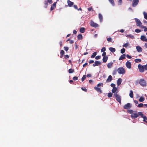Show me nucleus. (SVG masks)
Listing matches in <instances>:
<instances>
[{
	"label": "nucleus",
	"mask_w": 147,
	"mask_h": 147,
	"mask_svg": "<svg viewBox=\"0 0 147 147\" xmlns=\"http://www.w3.org/2000/svg\"><path fill=\"white\" fill-rule=\"evenodd\" d=\"M107 96L109 98H111L112 96V94L111 92H109L108 93Z\"/></svg>",
	"instance_id": "nucleus-38"
},
{
	"label": "nucleus",
	"mask_w": 147,
	"mask_h": 147,
	"mask_svg": "<svg viewBox=\"0 0 147 147\" xmlns=\"http://www.w3.org/2000/svg\"><path fill=\"white\" fill-rule=\"evenodd\" d=\"M63 42L62 41H61L59 42V44L61 47L62 46Z\"/></svg>",
	"instance_id": "nucleus-60"
},
{
	"label": "nucleus",
	"mask_w": 147,
	"mask_h": 147,
	"mask_svg": "<svg viewBox=\"0 0 147 147\" xmlns=\"http://www.w3.org/2000/svg\"><path fill=\"white\" fill-rule=\"evenodd\" d=\"M137 106L139 107H142L143 106V104L142 103H140Z\"/></svg>",
	"instance_id": "nucleus-40"
},
{
	"label": "nucleus",
	"mask_w": 147,
	"mask_h": 147,
	"mask_svg": "<svg viewBox=\"0 0 147 147\" xmlns=\"http://www.w3.org/2000/svg\"><path fill=\"white\" fill-rule=\"evenodd\" d=\"M139 83L143 87H145L146 86V82L143 79H140Z\"/></svg>",
	"instance_id": "nucleus-3"
},
{
	"label": "nucleus",
	"mask_w": 147,
	"mask_h": 147,
	"mask_svg": "<svg viewBox=\"0 0 147 147\" xmlns=\"http://www.w3.org/2000/svg\"><path fill=\"white\" fill-rule=\"evenodd\" d=\"M109 50L112 53H114L116 51L115 49V48H113L112 47H110L109 48Z\"/></svg>",
	"instance_id": "nucleus-21"
},
{
	"label": "nucleus",
	"mask_w": 147,
	"mask_h": 147,
	"mask_svg": "<svg viewBox=\"0 0 147 147\" xmlns=\"http://www.w3.org/2000/svg\"><path fill=\"white\" fill-rule=\"evenodd\" d=\"M125 65L126 66V67L127 68L129 69H130L131 68V63L129 61H127L125 63Z\"/></svg>",
	"instance_id": "nucleus-9"
},
{
	"label": "nucleus",
	"mask_w": 147,
	"mask_h": 147,
	"mask_svg": "<svg viewBox=\"0 0 147 147\" xmlns=\"http://www.w3.org/2000/svg\"><path fill=\"white\" fill-rule=\"evenodd\" d=\"M138 0H133L132 5L133 7H136L138 4Z\"/></svg>",
	"instance_id": "nucleus-8"
},
{
	"label": "nucleus",
	"mask_w": 147,
	"mask_h": 147,
	"mask_svg": "<svg viewBox=\"0 0 147 147\" xmlns=\"http://www.w3.org/2000/svg\"><path fill=\"white\" fill-rule=\"evenodd\" d=\"M78 39L79 40H81L82 39V34H80L77 36Z\"/></svg>",
	"instance_id": "nucleus-26"
},
{
	"label": "nucleus",
	"mask_w": 147,
	"mask_h": 147,
	"mask_svg": "<svg viewBox=\"0 0 147 147\" xmlns=\"http://www.w3.org/2000/svg\"><path fill=\"white\" fill-rule=\"evenodd\" d=\"M140 39L141 40L143 41L146 42L147 41V39H146L145 36L144 35H142L141 36Z\"/></svg>",
	"instance_id": "nucleus-12"
},
{
	"label": "nucleus",
	"mask_w": 147,
	"mask_h": 147,
	"mask_svg": "<svg viewBox=\"0 0 147 147\" xmlns=\"http://www.w3.org/2000/svg\"><path fill=\"white\" fill-rule=\"evenodd\" d=\"M136 48L137 51L138 52H140L142 51V48L140 46H137L136 47Z\"/></svg>",
	"instance_id": "nucleus-18"
},
{
	"label": "nucleus",
	"mask_w": 147,
	"mask_h": 147,
	"mask_svg": "<svg viewBox=\"0 0 147 147\" xmlns=\"http://www.w3.org/2000/svg\"><path fill=\"white\" fill-rule=\"evenodd\" d=\"M98 17H99V19H100V22H102V21L103 17H102V16L101 14H100V13L99 14Z\"/></svg>",
	"instance_id": "nucleus-20"
},
{
	"label": "nucleus",
	"mask_w": 147,
	"mask_h": 147,
	"mask_svg": "<svg viewBox=\"0 0 147 147\" xmlns=\"http://www.w3.org/2000/svg\"><path fill=\"white\" fill-rule=\"evenodd\" d=\"M101 64V63L98 61H96L94 62V63L93 64V65L94 67L95 66H97L99 65H100Z\"/></svg>",
	"instance_id": "nucleus-10"
},
{
	"label": "nucleus",
	"mask_w": 147,
	"mask_h": 147,
	"mask_svg": "<svg viewBox=\"0 0 147 147\" xmlns=\"http://www.w3.org/2000/svg\"><path fill=\"white\" fill-rule=\"evenodd\" d=\"M125 49L124 48H123L121 50V53L122 54H123L125 52Z\"/></svg>",
	"instance_id": "nucleus-34"
},
{
	"label": "nucleus",
	"mask_w": 147,
	"mask_h": 147,
	"mask_svg": "<svg viewBox=\"0 0 147 147\" xmlns=\"http://www.w3.org/2000/svg\"><path fill=\"white\" fill-rule=\"evenodd\" d=\"M113 62H110V63H109L107 65V67H108L109 68H111L112 66V65H113Z\"/></svg>",
	"instance_id": "nucleus-24"
},
{
	"label": "nucleus",
	"mask_w": 147,
	"mask_h": 147,
	"mask_svg": "<svg viewBox=\"0 0 147 147\" xmlns=\"http://www.w3.org/2000/svg\"><path fill=\"white\" fill-rule=\"evenodd\" d=\"M122 3V0H119L118 1L119 4V5H120Z\"/></svg>",
	"instance_id": "nucleus-56"
},
{
	"label": "nucleus",
	"mask_w": 147,
	"mask_h": 147,
	"mask_svg": "<svg viewBox=\"0 0 147 147\" xmlns=\"http://www.w3.org/2000/svg\"><path fill=\"white\" fill-rule=\"evenodd\" d=\"M73 79L74 80H78V77L77 76H75V77H74L73 78Z\"/></svg>",
	"instance_id": "nucleus-47"
},
{
	"label": "nucleus",
	"mask_w": 147,
	"mask_h": 147,
	"mask_svg": "<svg viewBox=\"0 0 147 147\" xmlns=\"http://www.w3.org/2000/svg\"><path fill=\"white\" fill-rule=\"evenodd\" d=\"M44 7L45 8H47L48 5V3L47 1H45L44 2Z\"/></svg>",
	"instance_id": "nucleus-29"
},
{
	"label": "nucleus",
	"mask_w": 147,
	"mask_h": 147,
	"mask_svg": "<svg viewBox=\"0 0 147 147\" xmlns=\"http://www.w3.org/2000/svg\"><path fill=\"white\" fill-rule=\"evenodd\" d=\"M101 58V56H97L95 57V59H100Z\"/></svg>",
	"instance_id": "nucleus-49"
},
{
	"label": "nucleus",
	"mask_w": 147,
	"mask_h": 147,
	"mask_svg": "<svg viewBox=\"0 0 147 147\" xmlns=\"http://www.w3.org/2000/svg\"><path fill=\"white\" fill-rule=\"evenodd\" d=\"M65 53L64 51L63 50H61L60 51V54L63 55Z\"/></svg>",
	"instance_id": "nucleus-42"
},
{
	"label": "nucleus",
	"mask_w": 147,
	"mask_h": 147,
	"mask_svg": "<svg viewBox=\"0 0 147 147\" xmlns=\"http://www.w3.org/2000/svg\"><path fill=\"white\" fill-rule=\"evenodd\" d=\"M112 79V77L111 75H109L107 78L106 82H111Z\"/></svg>",
	"instance_id": "nucleus-13"
},
{
	"label": "nucleus",
	"mask_w": 147,
	"mask_h": 147,
	"mask_svg": "<svg viewBox=\"0 0 147 147\" xmlns=\"http://www.w3.org/2000/svg\"><path fill=\"white\" fill-rule=\"evenodd\" d=\"M144 69L145 70H147V64L144 65Z\"/></svg>",
	"instance_id": "nucleus-52"
},
{
	"label": "nucleus",
	"mask_w": 147,
	"mask_h": 147,
	"mask_svg": "<svg viewBox=\"0 0 147 147\" xmlns=\"http://www.w3.org/2000/svg\"><path fill=\"white\" fill-rule=\"evenodd\" d=\"M99 25L98 24H96V23H95L92 22V27H94V28H96L97 27H98Z\"/></svg>",
	"instance_id": "nucleus-25"
},
{
	"label": "nucleus",
	"mask_w": 147,
	"mask_h": 147,
	"mask_svg": "<svg viewBox=\"0 0 147 147\" xmlns=\"http://www.w3.org/2000/svg\"><path fill=\"white\" fill-rule=\"evenodd\" d=\"M86 75H84L82 78L81 80L82 82L86 78Z\"/></svg>",
	"instance_id": "nucleus-35"
},
{
	"label": "nucleus",
	"mask_w": 147,
	"mask_h": 147,
	"mask_svg": "<svg viewBox=\"0 0 147 147\" xmlns=\"http://www.w3.org/2000/svg\"><path fill=\"white\" fill-rule=\"evenodd\" d=\"M126 55L125 54H123L121 55L119 58V60H121L125 58Z\"/></svg>",
	"instance_id": "nucleus-17"
},
{
	"label": "nucleus",
	"mask_w": 147,
	"mask_h": 147,
	"mask_svg": "<svg viewBox=\"0 0 147 147\" xmlns=\"http://www.w3.org/2000/svg\"><path fill=\"white\" fill-rule=\"evenodd\" d=\"M96 52H94L92 54V58H94L96 55Z\"/></svg>",
	"instance_id": "nucleus-44"
},
{
	"label": "nucleus",
	"mask_w": 147,
	"mask_h": 147,
	"mask_svg": "<svg viewBox=\"0 0 147 147\" xmlns=\"http://www.w3.org/2000/svg\"><path fill=\"white\" fill-rule=\"evenodd\" d=\"M134 19L136 23V26H140L142 24V22L138 19L137 18H135Z\"/></svg>",
	"instance_id": "nucleus-7"
},
{
	"label": "nucleus",
	"mask_w": 147,
	"mask_h": 147,
	"mask_svg": "<svg viewBox=\"0 0 147 147\" xmlns=\"http://www.w3.org/2000/svg\"><path fill=\"white\" fill-rule=\"evenodd\" d=\"M122 80L121 79V78H119L117 80V84L118 86H119L121 84L122 82Z\"/></svg>",
	"instance_id": "nucleus-16"
},
{
	"label": "nucleus",
	"mask_w": 147,
	"mask_h": 147,
	"mask_svg": "<svg viewBox=\"0 0 147 147\" xmlns=\"http://www.w3.org/2000/svg\"><path fill=\"white\" fill-rule=\"evenodd\" d=\"M135 31L137 33H139L141 32V30L140 29H136L135 30Z\"/></svg>",
	"instance_id": "nucleus-48"
},
{
	"label": "nucleus",
	"mask_w": 147,
	"mask_h": 147,
	"mask_svg": "<svg viewBox=\"0 0 147 147\" xmlns=\"http://www.w3.org/2000/svg\"><path fill=\"white\" fill-rule=\"evenodd\" d=\"M108 59V57L107 55L106 56V57H103V59H102V61L103 62L105 63L106 62Z\"/></svg>",
	"instance_id": "nucleus-19"
},
{
	"label": "nucleus",
	"mask_w": 147,
	"mask_h": 147,
	"mask_svg": "<svg viewBox=\"0 0 147 147\" xmlns=\"http://www.w3.org/2000/svg\"><path fill=\"white\" fill-rule=\"evenodd\" d=\"M131 107V105L130 103H128L123 106V108L125 109H130Z\"/></svg>",
	"instance_id": "nucleus-6"
},
{
	"label": "nucleus",
	"mask_w": 147,
	"mask_h": 147,
	"mask_svg": "<svg viewBox=\"0 0 147 147\" xmlns=\"http://www.w3.org/2000/svg\"><path fill=\"white\" fill-rule=\"evenodd\" d=\"M134 61L136 63H138L141 62V60L140 59H136L134 60Z\"/></svg>",
	"instance_id": "nucleus-30"
},
{
	"label": "nucleus",
	"mask_w": 147,
	"mask_h": 147,
	"mask_svg": "<svg viewBox=\"0 0 147 147\" xmlns=\"http://www.w3.org/2000/svg\"><path fill=\"white\" fill-rule=\"evenodd\" d=\"M111 86L113 88H115V85L113 83H112L111 84Z\"/></svg>",
	"instance_id": "nucleus-51"
},
{
	"label": "nucleus",
	"mask_w": 147,
	"mask_h": 147,
	"mask_svg": "<svg viewBox=\"0 0 147 147\" xmlns=\"http://www.w3.org/2000/svg\"><path fill=\"white\" fill-rule=\"evenodd\" d=\"M117 71V70H113V73H112L113 75H115L116 74Z\"/></svg>",
	"instance_id": "nucleus-39"
},
{
	"label": "nucleus",
	"mask_w": 147,
	"mask_h": 147,
	"mask_svg": "<svg viewBox=\"0 0 147 147\" xmlns=\"http://www.w3.org/2000/svg\"><path fill=\"white\" fill-rule=\"evenodd\" d=\"M144 97H141L139 99V101L140 102H142L144 101Z\"/></svg>",
	"instance_id": "nucleus-28"
},
{
	"label": "nucleus",
	"mask_w": 147,
	"mask_h": 147,
	"mask_svg": "<svg viewBox=\"0 0 147 147\" xmlns=\"http://www.w3.org/2000/svg\"><path fill=\"white\" fill-rule=\"evenodd\" d=\"M106 53L105 52H103V53L102 54V56L104 57H106Z\"/></svg>",
	"instance_id": "nucleus-53"
},
{
	"label": "nucleus",
	"mask_w": 147,
	"mask_h": 147,
	"mask_svg": "<svg viewBox=\"0 0 147 147\" xmlns=\"http://www.w3.org/2000/svg\"><path fill=\"white\" fill-rule=\"evenodd\" d=\"M74 7L75 9L78 10H79V9L78 8V7L76 5H74Z\"/></svg>",
	"instance_id": "nucleus-55"
},
{
	"label": "nucleus",
	"mask_w": 147,
	"mask_h": 147,
	"mask_svg": "<svg viewBox=\"0 0 147 147\" xmlns=\"http://www.w3.org/2000/svg\"><path fill=\"white\" fill-rule=\"evenodd\" d=\"M64 57L65 59H68V58H69V55H65Z\"/></svg>",
	"instance_id": "nucleus-50"
},
{
	"label": "nucleus",
	"mask_w": 147,
	"mask_h": 147,
	"mask_svg": "<svg viewBox=\"0 0 147 147\" xmlns=\"http://www.w3.org/2000/svg\"><path fill=\"white\" fill-rule=\"evenodd\" d=\"M64 48L65 51H67L69 49V48L68 47H64Z\"/></svg>",
	"instance_id": "nucleus-54"
},
{
	"label": "nucleus",
	"mask_w": 147,
	"mask_h": 147,
	"mask_svg": "<svg viewBox=\"0 0 147 147\" xmlns=\"http://www.w3.org/2000/svg\"><path fill=\"white\" fill-rule=\"evenodd\" d=\"M57 2L54 3L51 6L50 10L51 11L53 10L56 7V4Z\"/></svg>",
	"instance_id": "nucleus-11"
},
{
	"label": "nucleus",
	"mask_w": 147,
	"mask_h": 147,
	"mask_svg": "<svg viewBox=\"0 0 147 147\" xmlns=\"http://www.w3.org/2000/svg\"><path fill=\"white\" fill-rule=\"evenodd\" d=\"M112 39L111 38H107V40L109 42L111 41Z\"/></svg>",
	"instance_id": "nucleus-57"
},
{
	"label": "nucleus",
	"mask_w": 147,
	"mask_h": 147,
	"mask_svg": "<svg viewBox=\"0 0 147 147\" xmlns=\"http://www.w3.org/2000/svg\"><path fill=\"white\" fill-rule=\"evenodd\" d=\"M110 3L113 5V6L114 5L115 3L114 1L113 0H108Z\"/></svg>",
	"instance_id": "nucleus-36"
},
{
	"label": "nucleus",
	"mask_w": 147,
	"mask_h": 147,
	"mask_svg": "<svg viewBox=\"0 0 147 147\" xmlns=\"http://www.w3.org/2000/svg\"><path fill=\"white\" fill-rule=\"evenodd\" d=\"M114 95L115 96L117 101L119 102V103L121 104V96L118 94L117 93H115Z\"/></svg>",
	"instance_id": "nucleus-4"
},
{
	"label": "nucleus",
	"mask_w": 147,
	"mask_h": 147,
	"mask_svg": "<svg viewBox=\"0 0 147 147\" xmlns=\"http://www.w3.org/2000/svg\"><path fill=\"white\" fill-rule=\"evenodd\" d=\"M117 90V89L116 87L113 88L112 90V92L113 93H115Z\"/></svg>",
	"instance_id": "nucleus-33"
},
{
	"label": "nucleus",
	"mask_w": 147,
	"mask_h": 147,
	"mask_svg": "<svg viewBox=\"0 0 147 147\" xmlns=\"http://www.w3.org/2000/svg\"><path fill=\"white\" fill-rule=\"evenodd\" d=\"M85 92H86L87 91V89L85 87H82L81 88Z\"/></svg>",
	"instance_id": "nucleus-45"
},
{
	"label": "nucleus",
	"mask_w": 147,
	"mask_h": 147,
	"mask_svg": "<svg viewBox=\"0 0 147 147\" xmlns=\"http://www.w3.org/2000/svg\"><path fill=\"white\" fill-rule=\"evenodd\" d=\"M138 68L139 69V71L141 73H143L144 70V65H142L140 64L138 65Z\"/></svg>",
	"instance_id": "nucleus-5"
},
{
	"label": "nucleus",
	"mask_w": 147,
	"mask_h": 147,
	"mask_svg": "<svg viewBox=\"0 0 147 147\" xmlns=\"http://www.w3.org/2000/svg\"><path fill=\"white\" fill-rule=\"evenodd\" d=\"M147 120V117H145L144 118V122H147L146 121Z\"/></svg>",
	"instance_id": "nucleus-58"
},
{
	"label": "nucleus",
	"mask_w": 147,
	"mask_h": 147,
	"mask_svg": "<svg viewBox=\"0 0 147 147\" xmlns=\"http://www.w3.org/2000/svg\"><path fill=\"white\" fill-rule=\"evenodd\" d=\"M117 71L119 74H124L125 73V70L124 68L120 67L117 70Z\"/></svg>",
	"instance_id": "nucleus-2"
},
{
	"label": "nucleus",
	"mask_w": 147,
	"mask_h": 147,
	"mask_svg": "<svg viewBox=\"0 0 147 147\" xmlns=\"http://www.w3.org/2000/svg\"><path fill=\"white\" fill-rule=\"evenodd\" d=\"M126 56L127 57L128 59H131V56L129 55H127Z\"/></svg>",
	"instance_id": "nucleus-59"
},
{
	"label": "nucleus",
	"mask_w": 147,
	"mask_h": 147,
	"mask_svg": "<svg viewBox=\"0 0 147 147\" xmlns=\"http://www.w3.org/2000/svg\"><path fill=\"white\" fill-rule=\"evenodd\" d=\"M67 3L69 6L70 7H71L74 5V3L70 1L69 0L67 1Z\"/></svg>",
	"instance_id": "nucleus-15"
},
{
	"label": "nucleus",
	"mask_w": 147,
	"mask_h": 147,
	"mask_svg": "<svg viewBox=\"0 0 147 147\" xmlns=\"http://www.w3.org/2000/svg\"><path fill=\"white\" fill-rule=\"evenodd\" d=\"M144 18L146 20H147V13L145 11L143 13Z\"/></svg>",
	"instance_id": "nucleus-32"
},
{
	"label": "nucleus",
	"mask_w": 147,
	"mask_h": 147,
	"mask_svg": "<svg viewBox=\"0 0 147 147\" xmlns=\"http://www.w3.org/2000/svg\"><path fill=\"white\" fill-rule=\"evenodd\" d=\"M129 95L131 98H133V97L134 94L132 90H130Z\"/></svg>",
	"instance_id": "nucleus-23"
},
{
	"label": "nucleus",
	"mask_w": 147,
	"mask_h": 147,
	"mask_svg": "<svg viewBox=\"0 0 147 147\" xmlns=\"http://www.w3.org/2000/svg\"><path fill=\"white\" fill-rule=\"evenodd\" d=\"M134 102L136 104H138V101L136 100H134Z\"/></svg>",
	"instance_id": "nucleus-63"
},
{
	"label": "nucleus",
	"mask_w": 147,
	"mask_h": 147,
	"mask_svg": "<svg viewBox=\"0 0 147 147\" xmlns=\"http://www.w3.org/2000/svg\"><path fill=\"white\" fill-rule=\"evenodd\" d=\"M127 112L128 113L131 114V117L132 119H136L139 116V112L137 113L136 111H134L132 110H127Z\"/></svg>",
	"instance_id": "nucleus-1"
},
{
	"label": "nucleus",
	"mask_w": 147,
	"mask_h": 147,
	"mask_svg": "<svg viewBox=\"0 0 147 147\" xmlns=\"http://www.w3.org/2000/svg\"><path fill=\"white\" fill-rule=\"evenodd\" d=\"M85 29L84 28H81L80 29V32L82 33H83L85 32Z\"/></svg>",
	"instance_id": "nucleus-22"
},
{
	"label": "nucleus",
	"mask_w": 147,
	"mask_h": 147,
	"mask_svg": "<svg viewBox=\"0 0 147 147\" xmlns=\"http://www.w3.org/2000/svg\"><path fill=\"white\" fill-rule=\"evenodd\" d=\"M92 75H91V74H87L86 76V77H91V76Z\"/></svg>",
	"instance_id": "nucleus-62"
},
{
	"label": "nucleus",
	"mask_w": 147,
	"mask_h": 147,
	"mask_svg": "<svg viewBox=\"0 0 147 147\" xmlns=\"http://www.w3.org/2000/svg\"><path fill=\"white\" fill-rule=\"evenodd\" d=\"M106 50V49L105 48V47H103V48L101 50V52H105V51Z\"/></svg>",
	"instance_id": "nucleus-43"
},
{
	"label": "nucleus",
	"mask_w": 147,
	"mask_h": 147,
	"mask_svg": "<svg viewBox=\"0 0 147 147\" xmlns=\"http://www.w3.org/2000/svg\"><path fill=\"white\" fill-rule=\"evenodd\" d=\"M144 31L145 32L147 31V28H146V27H145V28H144Z\"/></svg>",
	"instance_id": "nucleus-64"
},
{
	"label": "nucleus",
	"mask_w": 147,
	"mask_h": 147,
	"mask_svg": "<svg viewBox=\"0 0 147 147\" xmlns=\"http://www.w3.org/2000/svg\"><path fill=\"white\" fill-rule=\"evenodd\" d=\"M127 37L131 38L132 39H133L134 38V36L133 35H128L127 36Z\"/></svg>",
	"instance_id": "nucleus-41"
},
{
	"label": "nucleus",
	"mask_w": 147,
	"mask_h": 147,
	"mask_svg": "<svg viewBox=\"0 0 147 147\" xmlns=\"http://www.w3.org/2000/svg\"><path fill=\"white\" fill-rule=\"evenodd\" d=\"M103 86V83H99L97 85V87H99L100 86Z\"/></svg>",
	"instance_id": "nucleus-46"
},
{
	"label": "nucleus",
	"mask_w": 147,
	"mask_h": 147,
	"mask_svg": "<svg viewBox=\"0 0 147 147\" xmlns=\"http://www.w3.org/2000/svg\"><path fill=\"white\" fill-rule=\"evenodd\" d=\"M139 115H141L142 117L143 118V119L146 117L144 115L142 114V113L141 112H139Z\"/></svg>",
	"instance_id": "nucleus-27"
},
{
	"label": "nucleus",
	"mask_w": 147,
	"mask_h": 147,
	"mask_svg": "<svg viewBox=\"0 0 147 147\" xmlns=\"http://www.w3.org/2000/svg\"><path fill=\"white\" fill-rule=\"evenodd\" d=\"M129 43L127 42V43L125 44H124L123 46V47L126 48L129 46Z\"/></svg>",
	"instance_id": "nucleus-37"
},
{
	"label": "nucleus",
	"mask_w": 147,
	"mask_h": 147,
	"mask_svg": "<svg viewBox=\"0 0 147 147\" xmlns=\"http://www.w3.org/2000/svg\"><path fill=\"white\" fill-rule=\"evenodd\" d=\"M47 1L50 4H51L53 2L52 0H48Z\"/></svg>",
	"instance_id": "nucleus-61"
},
{
	"label": "nucleus",
	"mask_w": 147,
	"mask_h": 147,
	"mask_svg": "<svg viewBox=\"0 0 147 147\" xmlns=\"http://www.w3.org/2000/svg\"><path fill=\"white\" fill-rule=\"evenodd\" d=\"M94 89L98 92L101 93L102 92V90L96 86L94 88Z\"/></svg>",
	"instance_id": "nucleus-14"
},
{
	"label": "nucleus",
	"mask_w": 147,
	"mask_h": 147,
	"mask_svg": "<svg viewBox=\"0 0 147 147\" xmlns=\"http://www.w3.org/2000/svg\"><path fill=\"white\" fill-rule=\"evenodd\" d=\"M74 72V70L73 69H70L68 70V72L70 74L73 73Z\"/></svg>",
	"instance_id": "nucleus-31"
}]
</instances>
